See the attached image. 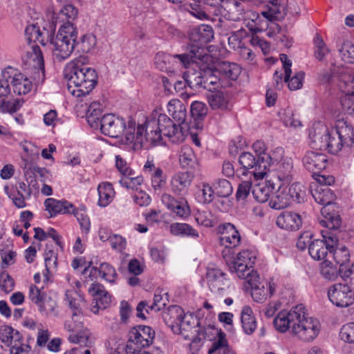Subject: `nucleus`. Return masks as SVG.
<instances>
[{"label":"nucleus","instance_id":"40","mask_svg":"<svg viewBox=\"0 0 354 354\" xmlns=\"http://www.w3.org/2000/svg\"><path fill=\"white\" fill-rule=\"evenodd\" d=\"M183 79L185 84L194 91L203 88L205 77L201 71H187L184 73Z\"/></svg>","mask_w":354,"mask_h":354},{"label":"nucleus","instance_id":"33","mask_svg":"<svg viewBox=\"0 0 354 354\" xmlns=\"http://www.w3.org/2000/svg\"><path fill=\"white\" fill-rule=\"evenodd\" d=\"M285 185H280L270 201V206L275 209H281L288 207L290 203V196L288 187Z\"/></svg>","mask_w":354,"mask_h":354},{"label":"nucleus","instance_id":"61","mask_svg":"<svg viewBox=\"0 0 354 354\" xmlns=\"http://www.w3.org/2000/svg\"><path fill=\"white\" fill-rule=\"evenodd\" d=\"M320 273L326 279L333 280L337 277L339 270L337 271V268L332 266L328 259H326L322 263Z\"/></svg>","mask_w":354,"mask_h":354},{"label":"nucleus","instance_id":"53","mask_svg":"<svg viewBox=\"0 0 354 354\" xmlns=\"http://www.w3.org/2000/svg\"><path fill=\"white\" fill-rule=\"evenodd\" d=\"M15 72V69L12 67L5 68L2 71V79H0V97H4L10 93V73Z\"/></svg>","mask_w":354,"mask_h":354},{"label":"nucleus","instance_id":"12","mask_svg":"<svg viewBox=\"0 0 354 354\" xmlns=\"http://www.w3.org/2000/svg\"><path fill=\"white\" fill-rule=\"evenodd\" d=\"M131 122H134L129 121L128 127H126V123L122 118L115 116L113 114H106L102 117L99 125L101 132L105 136L118 138L124 133L127 139V129Z\"/></svg>","mask_w":354,"mask_h":354},{"label":"nucleus","instance_id":"7","mask_svg":"<svg viewBox=\"0 0 354 354\" xmlns=\"http://www.w3.org/2000/svg\"><path fill=\"white\" fill-rule=\"evenodd\" d=\"M222 255L231 272L235 273L240 279H248L253 274H257L254 271L253 265L256 260V253L250 250L241 251L236 258H231L226 250L222 252Z\"/></svg>","mask_w":354,"mask_h":354},{"label":"nucleus","instance_id":"34","mask_svg":"<svg viewBox=\"0 0 354 354\" xmlns=\"http://www.w3.org/2000/svg\"><path fill=\"white\" fill-rule=\"evenodd\" d=\"M10 75H11L10 83L15 93L25 95L30 91L32 88L31 82L28 78L24 77L21 73H18L15 70V72L10 73Z\"/></svg>","mask_w":354,"mask_h":354},{"label":"nucleus","instance_id":"21","mask_svg":"<svg viewBox=\"0 0 354 354\" xmlns=\"http://www.w3.org/2000/svg\"><path fill=\"white\" fill-rule=\"evenodd\" d=\"M193 178L192 174L187 171L175 174L170 180L171 192L178 196L187 194Z\"/></svg>","mask_w":354,"mask_h":354},{"label":"nucleus","instance_id":"22","mask_svg":"<svg viewBox=\"0 0 354 354\" xmlns=\"http://www.w3.org/2000/svg\"><path fill=\"white\" fill-rule=\"evenodd\" d=\"M298 312L296 306L289 311L283 310L279 312L273 322L276 329L281 333H284L288 329H290L292 331L296 319H298V317H299Z\"/></svg>","mask_w":354,"mask_h":354},{"label":"nucleus","instance_id":"28","mask_svg":"<svg viewBox=\"0 0 354 354\" xmlns=\"http://www.w3.org/2000/svg\"><path fill=\"white\" fill-rule=\"evenodd\" d=\"M78 15L77 9L71 4L65 6L57 14H54L52 17V25L55 27L57 24L61 25L71 24L75 26L73 21Z\"/></svg>","mask_w":354,"mask_h":354},{"label":"nucleus","instance_id":"38","mask_svg":"<svg viewBox=\"0 0 354 354\" xmlns=\"http://www.w3.org/2000/svg\"><path fill=\"white\" fill-rule=\"evenodd\" d=\"M167 111L179 125L185 121L187 116L186 108L180 100L177 99L171 100L167 104Z\"/></svg>","mask_w":354,"mask_h":354},{"label":"nucleus","instance_id":"47","mask_svg":"<svg viewBox=\"0 0 354 354\" xmlns=\"http://www.w3.org/2000/svg\"><path fill=\"white\" fill-rule=\"evenodd\" d=\"M214 192L212 186L207 183H202L198 186L196 193L197 201L203 204H209L214 199Z\"/></svg>","mask_w":354,"mask_h":354},{"label":"nucleus","instance_id":"11","mask_svg":"<svg viewBox=\"0 0 354 354\" xmlns=\"http://www.w3.org/2000/svg\"><path fill=\"white\" fill-rule=\"evenodd\" d=\"M265 158H258L250 152H243L240 154L239 162L242 166L241 175L254 177L256 180L263 179L266 174V160Z\"/></svg>","mask_w":354,"mask_h":354},{"label":"nucleus","instance_id":"45","mask_svg":"<svg viewBox=\"0 0 354 354\" xmlns=\"http://www.w3.org/2000/svg\"><path fill=\"white\" fill-rule=\"evenodd\" d=\"M278 116L286 127L296 129L301 126V122L295 117L293 111L289 107L281 109L278 112Z\"/></svg>","mask_w":354,"mask_h":354},{"label":"nucleus","instance_id":"35","mask_svg":"<svg viewBox=\"0 0 354 354\" xmlns=\"http://www.w3.org/2000/svg\"><path fill=\"white\" fill-rule=\"evenodd\" d=\"M199 48H190L187 46V53L183 54H175L178 61L179 68H188L191 63L196 62L197 59L203 60L204 55L198 54Z\"/></svg>","mask_w":354,"mask_h":354},{"label":"nucleus","instance_id":"4","mask_svg":"<svg viewBox=\"0 0 354 354\" xmlns=\"http://www.w3.org/2000/svg\"><path fill=\"white\" fill-rule=\"evenodd\" d=\"M169 316L167 322H170L171 328L174 333L182 335L185 339L192 340V343L201 342L202 340L209 338L207 333L209 330H214V328L208 326L203 329L194 330L197 334L194 335L193 329L196 326H199V322L196 316L192 313H184L183 310L178 306H170L165 315V319Z\"/></svg>","mask_w":354,"mask_h":354},{"label":"nucleus","instance_id":"56","mask_svg":"<svg viewBox=\"0 0 354 354\" xmlns=\"http://www.w3.org/2000/svg\"><path fill=\"white\" fill-rule=\"evenodd\" d=\"M71 213L75 216L82 229L86 232H88L90 230L91 223L89 218L86 213V207L83 205L79 209H76L75 207V210L71 211Z\"/></svg>","mask_w":354,"mask_h":354},{"label":"nucleus","instance_id":"15","mask_svg":"<svg viewBox=\"0 0 354 354\" xmlns=\"http://www.w3.org/2000/svg\"><path fill=\"white\" fill-rule=\"evenodd\" d=\"M214 38V30L211 26L202 24L192 28L189 33L190 48H199L198 54L205 55L204 46Z\"/></svg>","mask_w":354,"mask_h":354},{"label":"nucleus","instance_id":"44","mask_svg":"<svg viewBox=\"0 0 354 354\" xmlns=\"http://www.w3.org/2000/svg\"><path fill=\"white\" fill-rule=\"evenodd\" d=\"M212 186L214 195L218 197L227 198L230 196L233 192V188L230 182L226 179H216Z\"/></svg>","mask_w":354,"mask_h":354},{"label":"nucleus","instance_id":"29","mask_svg":"<svg viewBox=\"0 0 354 354\" xmlns=\"http://www.w3.org/2000/svg\"><path fill=\"white\" fill-rule=\"evenodd\" d=\"M175 55L158 53L155 57V64L162 71L174 73L180 70Z\"/></svg>","mask_w":354,"mask_h":354},{"label":"nucleus","instance_id":"54","mask_svg":"<svg viewBox=\"0 0 354 354\" xmlns=\"http://www.w3.org/2000/svg\"><path fill=\"white\" fill-rule=\"evenodd\" d=\"M151 177V187L154 192L160 194L166 185V176L162 169H158Z\"/></svg>","mask_w":354,"mask_h":354},{"label":"nucleus","instance_id":"5","mask_svg":"<svg viewBox=\"0 0 354 354\" xmlns=\"http://www.w3.org/2000/svg\"><path fill=\"white\" fill-rule=\"evenodd\" d=\"M312 195L318 204L323 205L321 209L323 218L319 221L320 225L329 230H338L342 225V219L336 210L337 205L333 203L335 194L329 187L317 185Z\"/></svg>","mask_w":354,"mask_h":354},{"label":"nucleus","instance_id":"32","mask_svg":"<svg viewBox=\"0 0 354 354\" xmlns=\"http://www.w3.org/2000/svg\"><path fill=\"white\" fill-rule=\"evenodd\" d=\"M246 280L251 286V296L253 300L259 303L264 301L267 298L268 289L264 284L259 281L258 274H253L251 278Z\"/></svg>","mask_w":354,"mask_h":354},{"label":"nucleus","instance_id":"31","mask_svg":"<svg viewBox=\"0 0 354 354\" xmlns=\"http://www.w3.org/2000/svg\"><path fill=\"white\" fill-rule=\"evenodd\" d=\"M31 64L35 70V74L33 79L37 82L43 80L44 78V60L40 48L35 45L32 46L30 56Z\"/></svg>","mask_w":354,"mask_h":354},{"label":"nucleus","instance_id":"19","mask_svg":"<svg viewBox=\"0 0 354 354\" xmlns=\"http://www.w3.org/2000/svg\"><path fill=\"white\" fill-rule=\"evenodd\" d=\"M89 272L88 277L91 280L97 279V276H100L106 281L113 284L115 283L118 278V274L115 269L108 263H100L98 268L88 266L84 269L83 273Z\"/></svg>","mask_w":354,"mask_h":354},{"label":"nucleus","instance_id":"49","mask_svg":"<svg viewBox=\"0 0 354 354\" xmlns=\"http://www.w3.org/2000/svg\"><path fill=\"white\" fill-rule=\"evenodd\" d=\"M126 344L122 339L116 335L109 337L105 343L109 354H122L124 351L126 352Z\"/></svg>","mask_w":354,"mask_h":354},{"label":"nucleus","instance_id":"42","mask_svg":"<svg viewBox=\"0 0 354 354\" xmlns=\"http://www.w3.org/2000/svg\"><path fill=\"white\" fill-rule=\"evenodd\" d=\"M337 264L339 266V271L340 270H346L349 268L346 263L350 260V253L348 248L345 246L337 248V245L333 248V251L330 253Z\"/></svg>","mask_w":354,"mask_h":354},{"label":"nucleus","instance_id":"14","mask_svg":"<svg viewBox=\"0 0 354 354\" xmlns=\"http://www.w3.org/2000/svg\"><path fill=\"white\" fill-rule=\"evenodd\" d=\"M328 297L337 307L346 308L354 303V292L348 283L333 284L328 290Z\"/></svg>","mask_w":354,"mask_h":354},{"label":"nucleus","instance_id":"60","mask_svg":"<svg viewBox=\"0 0 354 354\" xmlns=\"http://www.w3.org/2000/svg\"><path fill=\"white\" fill-rule=\"evenodd\" d=\"M341 104L348 115L354 117V91L341 97Z\"/></svg>","mask_w":354,"mask_h":354},{"label":"nucleus","instance_id":"27","mask_svg":"<svg viewBox=\"0 0 354 354\" xmlns=\"http://www.w3.org/2000/svg\"><path fill=\"white\" fill-rule=\"evenodd\" d=\"M44 205L50 217L58 214H71V211L75 210V206L66 200L59 201L53 198H48L45 200Z\"/></svg>","mask_w":354,"mask_h":354},{"label":"nucleus","instance_id":"36","mask_svg":"<svg viewBox=\"0 0 354 354\" xmlns=\"http://www.w3.org/2000/svg\"><path fill=\"white\" fill-rule=\"evenodd\" d=\"M171 234L181 237H189L198 239L200 236L198 232L189 224L185 223H174L169 226Z\"/></svg>","mask_w":354,"mask_h":354},{"label":"nucleus","instance_id":"37","mask_svg":"<svg viewBox=\"0 0 354 354\" xmlns=\"http://www.w3.org/2000/svg\"><path fill=\"white\" fill-rule=\"evenodd\" d=\"M99 206L105 207L108 206L115 197V191L111 183L108 182L101 183L97 187Z\"/></svg>","mask_w":354,"mask_h":354},{"label":"nucleus","instance_id":"13","mask_svg":"<svg viewBox=\"0 0 354 354\" xmlns=\"http://www.w3.org/2000/svg\"><path fill=\"white\" fill-rule=\"evenodd\" d=\"M83 319L82 310H75V312H72L71 318L65 322L64 327L67 330L73 332L68 337L71 342L87 346L90 342L88 333L80 331L83 327Z\"/></svg>","mask_w":354,"mask_h":354},{"label":"nucleus","instance_id":"58","mask_svg":"<svg viewBox=\"0 0 354 354\" xmlns=\"http://www.w3.org/2000/svg\"><path fill=\"white\" fill-rule=\"evenodd\" d=\"M339 53L342 60L349 64H354V44L350 41L343 43Z\"/></svg>","mask_w":354,"mask_h":354},{"label":"nucleus","instance_id":"62","mask_svg":"<svg viewBox=\"0 0 354 354\" xmlns=\"http://www.w3.org/2000/svg\"><path fill=\"white\" fill-rule=\"evenodd\" d=\"M133 175L132 176H123L119 181L121 186L127 189H138L137 187L141 185L143 179L141 176H133Z\"/></svg>","mask_w":354,"mask_h":354},{"label":"nucleus","instance_id":"20","mask_svg":"<svg viewBox=\"0 0 354 354\" xmlns=\"http://www.w3.org/2000/svg\"><path fill=\"white\" fill-rule=\"evenodd\" d=\"M303 164L309 171L317 174L326 167L328 159L322 153L309 151L303 158Z\"/></svg>","mask_w":354,"mask_h":354},{"label":"nucleus","instance_id":"23","mask_svg":"<svg viewBox=\"0 0 354 354\" xmlns=\"http://www.w3.org/2000/svg\"><path fill=\"white\" fill-rule=\"evenodd\" d=\"M207 102L212 110L230 111L231 103L230 95L221 90L212 91L207 94Z\"/></svg>","mask_w":354,"mask_h":354},{"label":"nucleus","instance_id":"1","mask_svg":"<svg viewBox=\"0 0 354 354\" xmlns=\"http://www.w3.org/2000/svg\"><path fill=\"white\" fill-rule=\"evenodd\" d=\"M163 136L173 143L184 140L185 133L179 124H175L167 115L156 110L147 118L144 124L136 129V122L129 124L127 142L133 145L134 150L149 149L163 143Z\"/></svg>","mask_w":354,"mask_h":354},{"label":"nucleus","instance_id":"46","mask_svg":"<svg viewBox=\"0 0 354 354\" xmlns=\"http://www.w3.org/2000/svg\"><path fill=\"white\" fill-rule=\"evenodd\" d=\"M102 114V105L97 102H93L89 105L86 112V119L88 123L92 127H97Z\"/></svg>","mask_w":354,"mask_h":354},{"label":"nucleus","instance_id":"52","mask_svg":"<svg viewBox=\"0 0 354 354\" xmlns=\"http://www.w3.org/2000/svg\"><path fill=\"white\" fill-rule=\"evenodd\" d=\"M96 43V37L92 34H88L83 35L80 41H76L75 46L79 51L87 53L94 48Z\"/></svg>","mask_w":354,"mask_h":354},{"label":"nucleus","instance_id":"55","mask_svg":"<svg viewBox=\"0 0 354 354\" xmlns=\"http://www.w3.org/2000/svg\"><path fill=\"white\" fill-rule=\"evenodd\" d=\"M270 187L266 185L258 184L253 187L252 194L257 202L265 203L270 197Z\"/></svg>","mask_w":354,"mask_h":354},{"label":"nucleus","instance_id":"50","mask_svg":"<svg viewBox=\"0 0 354 354\" xmlns=\"http://www.w3.org/2000/svg\"><path fill=\"white\" fill-rule=\"evenodd\" d=\"M290 201L298 203L304 202L306 198V188L299 183H295L288 187Z\"/></svg>","mask_w":354,"mask_h":354},{"label":"nucleus","instance_id":"16","mask_svg":"<svg viewBox=\"0 0 354 354\" xmlns=\"http://www.w3.org/2000/svg\"><path fill=\"white\" fill-rule=\"evenodd\" d=\"M258 0H225L223 8L225 12L224 16L229 20L236 21L249 12L252 5L256 4Z\"/></svg>","mask_w":354,"mask_h":354},{"label":"nucleus","instance_id":"57","mask_svg":"<svg viewBox=\"0 0 354 354\" xmlns=\"http://www.w3.org/2000/svg\"><path fill=\"white\" fill-rule=\"evenodd\" d=\"M190 111L195 120H202L206 117L208 108L205 103L195 101L191 104Z\"/></svg>","mask_w":354,"mask_h":354},{"label":"nucleus","instance_id":"41","mask_svg":"<svg viewBox=\"0 0 354 354\" xmlns=\"http://www.w3.org/2000/svg\"><path fill=\"white\" fill-rule=\"evenodd\" d=\"M44 33L48 35V32L47 30H44V32H42L39 26L35 24L29 25L26 28L25 37L29 44H31L32 42H38L41 45L45 46L46 43L44 40Z\"/></svg>","mask_w":354,"mask_h":354},{"label":"nucleus","instance_id":"43","mask_svg":"<svg viewBox=\"0 0 354 354\" xmlns=\"http://www.w3.org/2000/svg\"><path fill=\"white\" fill-rule=\"evenodd\" d=\"M7 346L10 347V354H28L30 351V346L23 342V337L19 332L16 333Z\"/></svg>","mask_w":354,"mask_h":354},{"label":"nucleus","instance_id":"3","mask_svg":"<svg viewBox=\"0 0 354 354\" xmlns=\"http://www.w3.org/2000/svg\"><path fill=\"white\" fill-rule=\"evenodd\" d=\"M64 76L68 82V92L77 97L88 95L97 82L95 70L84 65L82 57L66 65Z\"/></svg>","mask_w":354,"mask_h":354},{"label":"nucleus","instance_id":"26","mask_svg":"<svg viewBox=\"0 0 354 354\" xmlns=\"http://www.w3.org/2000/svg\"><path fill=\"white\" fill-rule=\"evenodd\" d=\"M275 176L282 185L289 184L293 179L295 171L291 158L285 157L276 164Z\"/></svg>","mask_w":354,"mask_h":354},{"label":"nucleus","instance_id":"48","mask_svg":"<svg viewBox=\"0 0 354 354\" xmlns=\"http://www.w3.org/2000/svg\"><path fill=\"white\" fill-rule=\"evenodd\" d=\"M179 160L181 166L184 168L194 167L196 163V157L191 147L188 145L182 147Z\"/></svg>","mask_w":354,"mask_h":354},{"label":"nucleus","instance_id":"39","mask_svg":"<svg viewBox=\"0 0 354 354\" xmlns=\"http://www.w3.org/2000/svg\"><path fill=\"white\" fill-rule=\"evenodd\" d=\"M241 320L243 331L247 335L254 333L257 328L256 319L252 308L248 306L243 307L241 314Z\"/></svg>","mask_w":354,"mask_h":354},{"label":"nucleus","instance_id":"9","mask_svg":"<svg viewBox=\"0 0 354 354\" xmlns=\"http://www.w3.org/2000/svg\"><path fill=\"white\" fill-rule=\"evenodd\" d=\"M154 337L155 331L150 326L139 325L133 328L129 333L126 354H138L142 348L152 344Z\"/></svg>","mask_w":354,"mask_h":354},{"label":"nucleus","instance_id":"63","mask_svg":"<svg viewBox=\"0 0 354 354\" xmlns=\"http://www.w3.org/2000/svg\"><path fill=\"white\" fill-rule=\"evenodd\" d=\"M21 106L18 100H6L0 99V112L1 113H15Z\"/></svg>","mask_w":354,"mask_h":354},{"label":"nucleus","instance_id":"25","mask_svg":"<svg viewBox=\"0 0 354 354\" xmlns=\"http://www.w3.org/2000/svg\"><path fill=\"white\" fill-rule=\"evenodd\" d=\"M276 224L281 229L289 231H296L301 226L302 219L301 216L298 213L285 211L277 216Z\"/></svg>","mask_w":354,"mask_h":354},{"label":"nucleus","instance_id":"8","mask_svg":"<svg viewBox=\"0 0 354 354\" xmlns=\"http://www.w3.org/2000/svg\"><path fill=\"white\" fill-rule=\"evenodd\" d=\"M296 309L299 311V317L293 325L292 333L304 342L313 340L319 333V322L306 315L303 304L297 305Z\"/></svg>","mask_w":354,"mask_h":354},{"label":"nucleus","instance_id":"51","mask_svg":"<svg viewBox=\"0 0 354 354\" xmlns=\"http://www.w3.org/2000/svg\"><path fill=\"white\" fill-rule=\"evenodd\" d=\"M330 50L322 37L317 34L314 38V54L319 61H323Z\"/></svg>","mask_w":354,"mask_h":354},{"label":"nucleus","instance_id":"64","mask_svg":"<svg viewBox=\"0 0 354 354\" xmlns=\"http://www.w3.org/2000/svg\"><path fill=\"white\" fill-rule=\"evenodd\" d=\"M342 340L348 343H354V322L344 325L339 332Z\"/></svg>","mask_w":354,"mask_h":354},{"label":"nucleus","instance_id":"2","mask_svg":"<svg viewBox=\"0 0 354 354\" xmlns=\"http://www.w3.org/2000/svg\"><path fill=\"white\" fill-rule=\"evenodd\" d=\"M310 146L315 149L338 153L344 147L354 143V131L351 125L339 122L335 129H328L322 122L315 124L309 133Z\"/></svg>","mask_w":354,"mask_h":354},{"label":"nucleus","instance_id":"30","mask_svg":"<svg viewBox=\"0 0 354 354\" xmlns=\"http://www.w3.org/2000/svg\"><path fill=\"white\" fill-rule=\"evenodd\" d=\"M214 68L221 77L230 80H236L241 72V68L237 64L225 61L218 62Z\"/></svg>","mask_w":354,"mask_h":354},{"label":"nucleus","instance_id":"6","mask_svg":"<svg viewBox=\"0 0 354 354\" xmlns=\"http://www.w3.org/2000/svg\"><path fill=\"white\" fill-rule=\"evenodd\" d=\"M77 38L76 26L61 25L57 35L50 39L54 59L59 62L68 59L75 48Z\"/></svg>","mask_w":354,"mask_h":354},{"label":"nucleus","instance_id":"18","mask_svg":"<svg viewBox=\"0 0 354 354\" xmlns=\"http://www.w3.org/2000/svg\"><path fill=\"white\" fill-rule=\"evenodd\" d=\"M88 293L92 296L95 305L93 308H97L93 312L97 313L99 309H106L111 303V295L106 290L104 286L97 282H93L88 288Z\"/></svg>","mask_w":354,"mask_h":354},{"label":"nucleus","instance_id":"59","mask_svg":"<svg viewBox=\"0 0 354 354\" xmlns=\"http://www.w3.org/2000/svg\"><path fill=\"white\" fill-rule=\"evenodd\" d=\"M15 288V281L13 278L8 272L3 270L0 273V288L6 294L10 293Z\"/></svg>","mask_w":354,"mask_h":354},{"label":"nucleus","instance_id":"17","mask_svg":"<svg viewBox=\"0 0 354 354\" xmlns=\"http://www.w3.org/2000/svg\"><path fill=\"white\" fill-rule=\"evenodd\" d=\"M218 232L221 234V245L228 249L226 253H230L231 249L240 245L241 237L234 224L231 223H221L218 227Z\"/></svg>","mask_w":354,"mask_h":354},{"label":"nucleus","instance_id":"10","mask_svg":"<svg viewBox=\"0 0 354 354\" xmlns=\"http://www.w3.org/2000/svg\"><path fill=\"white\" fill-rule=\"evenodd\" d=\"M337 230H336L337 232ZM323 240L316 239L310 243L308 248L310 256L317 261L325 259L333 248L337 245L338 238L335 231L329 230H322Z\"/></svg>","mask_w":354,"mask_h":354},{"label":"nucleus","instance_id":"24","mask_svg":"<svg viewBox=\"0 0 354 354\" xmlns=\"http://www.w3.org/2000/svg\"><path fill=\"white\" fill-rule=\"evenodd\" d=\"M207 279L209 288L213 293L221 294L227 286L225 274L218 268H208Z\"/></svg>","mask_w":354,"mask_h":354}]
</instances>
